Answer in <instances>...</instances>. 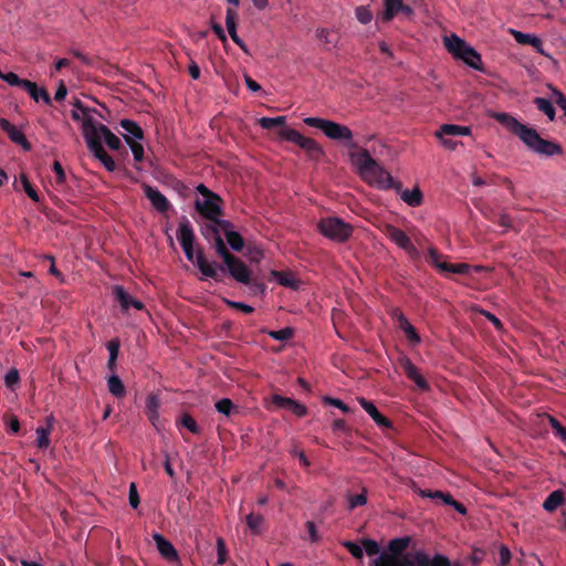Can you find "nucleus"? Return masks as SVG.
Instances as JSON below:
<instances>
[{
    "label": "nucleus",
    "mask_w": 566,
    "mask_h": 566,
    "mask_svg": "<svg viewBox=\"0 0 566 566\" xmlns=\"http://www.w3.org/2000/svg\"><path fill=\"white\" fill-rule=\"evenodd\" d=\"M303 122L310 127L321 129L329 139L342 142L350 148L356 147V144L353 143V132L343 124L321 117H305Z\"/></svg>",
    "instance_id": "39448f33"
},
{
    "label": "nucleus",
    "mask_w": 566,
    "mask_h": 566,
    "mask_svg": "<svg viewBox=\"0 0 566 566\" xmlns=\"http://www.w3.org/2000/svg\"><path fill=\"white\" fill-rule=\"evenodd\" d=\"M323 403L336 407L345 413H349L352 411L350 408L346 403H344L340 399H337V398L326 396L323 398Z\"/></svg>",
    "instance_id": "13d9d810"
},
{
    "label": "nucleus",
    "mask_w": 566,
    "mask_h": 566,
    "mask_svg": "<svg viewBox=\"0 0 566 566\" xmlns=\"http://www.w3.org/2000/svg\"><path fill=\"white\" fill-rule=\"evenodd\" d=\"M53 171L55 172V182L56 185H63L66 180V175H65V171L61 165L60 161L55 160L53 163Z\"/></svg>",
    "instance_id": "0e129e2a"
},
{
    "label": "nucleus",
    "mask_w": 566,
    "mask_h": 566,
    "mask_svg": "<svg viewBox=\"0 0 566 566\" xmlns=\"http://www.w3.org/2000/svg\"><path fill=\"white\" fill-rule=\"evenodd\" d=\"M217 551H218V564L222 565L227 560L228 551L226 547V543L223 538L218 537L217 539Z\"/></svg>",
    "instance_id": "69168bd1"
},
{
    "label": "nucleus",
    "mask_w": 566,
    "mask_h": 566,
    "mask_svg": "<svg viewBox=\"0 0 566 566\" xmlns=\"http://www.w3.org/2000/svg\"><path fill=\"white\" fill-rule=\"evenodd\" d=\"M347 500H348V510H350V511H353L354 509H356L358 506L365 505L367 502L365 492H363L360 494H356V495H348Z\"/></svg>",
    "instance_id": "864d4df0"
},
{
    "label": "nucleus",
    "mask_w": 566,
    "mask_h": 566,
    "mask_svg": "<svg viewBox=\"0 0 566 566\" xmlns=\"http://www.w3.org/2000/svg\"><path fill=\"white\" fill-rule=\"evenodd\" d=\"M384 233L388 239H390V241L402 249L411 259L416 260L420 256V252L413 245L409 235L400 228L388 223L384 228Z\"/></svg>",
    "instance_id": "6e6552de"
},
{
    "label": "nucleus",
    "mask_w": 566,
    "mask_h": 566,
    "mask_svg": "<svg viewBox=\"0 0 566 566\" xmlns=\"http://www.w3.org/2000/svg\"><path fill=\"white\" fill-rule=\"evenodd\" d=\"M318 229L324 237L337 242L346 241L353 233V227L337 217L322 219Z\"/></svg>",
    "instance_id": "0eeeda50"
},
{
    "label": "nucleus",
    "mask_w": 566,
    "mask_h": 566,
    "mask_svg": "<svg viewBox=\"0 0 566 566\" xmlns=\"http://www.w3.org/2000/svg\"><path fill=\"white\" fill-rule=\"evenodd\" d=\"M21 182H22L23 189H24L25 193L28 195V197L31 200H33L34 202H39L40 197H39L38 192L34 190V188L32 187L31 182L29 181V179L25 175L21 176Z\"/></svg>",
    "instance_id": "5fc2aeb1"
},
{
    "label": "nucleus",
    "mask_w": 566,
    "mask_h": 566,
    "mask_svg": "<svg viewBox=\"0 0 566 566\" xmlns=\"http://www.w3.org/2000/svg\"><path fill=\"white\" fill-rule=\"evenodd\" d=\"M410 537H398L394 538L388 543V552L387 555H391L396 558L406 557L402 553L409 547Z\"/></svg>",
    "instance_id": "4be33fe9"
},
{
    "label": "nucleus",
    "mask_w": 566,
    "mask_h": 566,
    "mask_svg": "<svg viewBox=\"0 0 566 566\" xmlns=\"http://www.w3.org/2000/svg\"><path fill=\"white\" fill-rule=\"evenodd\" d=\"M245 521H247L249 528L253 532V534H256V535L261 534V532H262L261 526L264 522V518L262 515L250 513L245 517Z\"/></svg>",
    "instance_id": "ea45409f"
},
{
    "label": "nucleus",
    "mask_w": 566,
    "mask_h": 566,
    "mask_svg": "<svg viewBox=\"0 0 566 566\" xmlns=\"http://www.w3.org/2000/svg\"><path fill=\"white\" fill-rule=\"evenodd\" d=\"M416 566H451L448 557L441 554L430 558L426 553L419 551L415 553Z\"/></svg>",
    "instance_id": "aec40b11"
},
{
    "label": "nucleus",
    "mask_w": 566,
    "mask_h": 566,
    "mask_svg": "<svg viewBox=\"0 0 566 566\" xmlns=\"http://www.w3.org/2000/svg\"><path fill=\"white\" fill-rule=\"evenodd\" d=\"M384 1V12L381 14V20L384 22L391 21L398 13H402L406 17H410L413 14V10L410 6L405 4L402 0H382Z\"/></svg>",
    "instance_id": "f8f14e48"
},
{
    "label": "nucleus",
    "mask_w": 566,
    "mask_h": 566,
    "mask_svg": "<svg viewBox=\"0 0 566 566\" xmlns=\"http://www.w3.org/2000/svg\"><path fill=\"white\" fill-rule=\"evenodd\" d=\"M115 301L120 305L123 312H127L133 303L134 297L126 292L122 285L113 287Z\"/></svg>",
    "instance_id": "393cba45"
},
{
    "label": "nucleus",
    "mask_w": 566,
    "mask_h": 566,
    "mask_svg": "<svg viewBox=\"0 0 566 566\" xmlns=\"http://www.w3.org/2000/svg\"><path fill=\"white\" fill-rule=\"evenodd\" d=\"M361 544H363V551L365 549V552L368 556H375V555L379 554V552H380L379 544L374 539L365 538L361 542Z\"/></svg>",
    "instance_id": "6e6d98bb"
},
{
    "label": "nucleus",
    "mask_w": 566,
    "mask_h": 566,
    "mask_svg": "<svg viewBox=\"0 0 566 566\" xmlns=\"http://www.w3.org/2000/svg\"><path fill=\"white\" fill-rule=\"evenodd\" d=\"M153 539L156 544L157 551L163 558L170 563L179 562V555L170 541L159 533L153 534Z\"/></svg>",
    "instance_id": "2eb2a0df"
},
{
    "label": "nucleus",
    "mask_w": 566,
    "mask_h": 566,
    "mask_svg": "<svg viewBox=\"0 0 566 566\" xmlns=\"http://www.w3.org/2000/svg\"><path fill=\"white\" fill-rule=\"evenodd\" d=\"M443 42L448 52H450L457 59L461 53L464 52V49L468 46L465 41L454 33L444 36Z\"/></svg>",
    "instance_id": "412c9836"
},
{
    "label": "nucleus",
    "mask_w": 566,
    "mask_h": 566,
    "mask_svg": "<svg viewBox=\"0 0 566 566\" xmlns=\"http://www.w3.org/2000/svg\"><path fill=\"white\" fill-rule=\"evenodd\" d=\"M494 117L510 133L517 136L532 151L546 157L563 155L564 150L559 144L542 138L535 128L520 123L512 115L497 113Z\"/></svg>",
    "instance_id": "f03ea898"
},
{
    "label": "nucleus",
    "mask_w": 566,
    "mask_h": 566,
    "mask_svg": "<svg viewBox=\"0 0 566 566\" xmlns=\"http://www.w3.org/2000/svg\"><path fill=\"white\" fill-rule=\"evenodd\" d=\"M371 566H416L415 556L409 559L407 556L396 558L387 553H381L377 558L373 560Z\"/></svg>",
    "instance_id": "6ab92c4d"
},
{
    "label": "nucleus",
    "mask_w": 566,
    "mask_h": 566,
    "mask_svg": "<svg viewBox=\"0 0 566 566\" xmlns=\"http://www.w3.org/2000/svg\"><path fill=\"white\" fill-rule=\"evenodd\" d=\"M356 164L360 174L368 178L370 184H375L382 190L392 187L394 177L370 156L367 149H363L356 155Z\"/></svg>",
    "instance_id": "20e7f679"
},
{
    "label": "nucleus",
    "mask_w": 566,
    "mask_h": 566,
    "mask_svg": "<svg viewBox=\"0 0 566 566\" xmlns=\"http://www.w3.org/2000/svg\"><path fill=\"white\" fill-rule=\"evenodd\" d=\"M400 198L410 207H419L423 201V195L419 187H415L412 190L405 189L401 191Z\"/></svg>",
    "instance_id": "bb28decb"
},
{
    "label": "nucleus",
    "mask_w": 566,
    "mask_h": 566,
    "mask_svg": "<svg viewBox=\"0 0 566 566\" xmlns=\"http://www.w3.org/2000/svg\"><path fill=\"white\" fill-rule=\"evenodd\" d=\"M31 87L24 86V91L28 92L30 97L34 102L43 101L44 104L51 105V97L44 87H39L36 83L30 81Z\"/></svg>",
    "instance_id": "b1692460"
},
{
    "label": "nucleus",
    "mask_w": 566,
    "mask_h": 566,
    "mask_svg": "<svg viewBox=\"0 0 566 566\" xmlns=\"http://www.w3.org/2000/svg\"><path fill=\"white\" fill-rule=\"evenodd\" d=\"M177 423L181 424L182 427L188 429L193 434H199L200 433L199 426L197 424V422L193 419V417L191 415H189V413H184L180 417V420Z\"/></svg>",
    "instance_id": "37998d69"
},
{
    "label": "nucleus",
    "mask_w": 566,
    "mask_h": 566,
    "mask_svg": "<svg viewBox=\"0 0 566 566\" xmlns=\"http://www.w3.org/2000/svg\"><path fill=\"white\" fill-rule=\"evenodd\" d=\"M237 18L238 13L234 9H227L226 25L228 31L237 28Z\"/></svg>",
    "instance_id": "338daca9"
},
{
    "label": "nucleus",
    "mask_w": 566,
    "mask_h": 566,
    "mask_svg": "<svg viewBox=\"0 0 566 566\" xmlns=\"http://www.w3.org/2000/svg\"><path fill=\"white\" fill-rule=\"evenodd\" d=\"M533 103L538 111L543 112L548 117L549 120L555 119V108L551 101L544 97H535Z\"/></svg>",
    "instance_id": "72a5a7b5"
},
{
    "label": "nucleus",
    "mask_w": 566,
    "mask_h": 566,
    "mask_svg": "<svg viewBox=\"0 0 566 566\" xmlns=\"http://www.w3.org/2000/svg\"><path fill=\"white\" fill-rule=\"evenodd\" d=\"M470 128L467 126H460L454 124H444L440 127V129L436 133L437 137H452L460 135H469Z\"/></svg>",
    "instance_id": "5701e85b"
},
{
    "label": "nucleus",
    "mask_w": 566,
    "mask_h": 566,
    "mask_svg": "<svg viewBox=\"0 0 566 566\" xmlns=\"http://www.w3.org/2000/svg\"><path fill=\"white\" fill-rule=\"evenodd\" d=\"M343 546L355 557L356 559H361L364 556L363 547L355 542L346 541L343 543Z\"/></svg>",
    "instance_id": "4d7b16f0"
},
{
    "label": "nucleus",
    "mask_w": 566,
    "mask_h": 566,
    "mask_svg": "<svg viewBox=\"0 0 566 566\" xmlns=\"http://www.w3.org/2000/svg\"><path fill=\"white\" fill-rule=\"evenodd\" d=\"M125 142L128 144L134 159L138 163L144 160V146L138 143L137 140H134L130 136L124 135Z\"/></svg>",
    "instance_id": "c9c22d12"
},
{
    "label": "nucleus",
    "mask_w": 566,
    "mask_h": 566,
    "mask_svg": "<svg viewBox=\"0 0 566 566\" xmlns=\"http://www.w3.org/2000/svg\"><path fill=\"white\" fill-rule=\"evenodd\" d=\"M269 336L275 340H289L294 336V329L292 327H285L279 331H270Z\"/></svg>",
    "instance_id": "49530a36"
},
{
    "label": "nucleus",
    "mask_w": 566,
    "mask_h": 566,
    "mask_svg": "<svg viewBox=\"0 0 566 566\" xmlns=\"http://www.w3.org/2000/svg\"><path fill=\"white\" fill-rule=\"evenodd\" d=\"M439 271L454 274H468L470 272V265L468 263H443V265H439Z\"/></svg>",
    "instance_id": "f704fd0d"
},
{
    "label": "nucleus",
    "mask_w": 566,
    "mask_h": 566,
    "mask_svg": "<svg viewBox=\"0 0 566 566\" xmlns=\"http://www.w3.org/2000/svg\"><path fill=\"white\" fill-rule=\"evenodd\" d=\"M177 239L187 260L190 262L196 260V265L203 276L212 279L216 282H222L224 273L228 272L230 276L239 283H251L252 271L237 255H232L222 264H217L209 263L201 249L195 254L193 243L196 237L192 226L186 216H182L179 220Z\"/></svg>",
    "instance_id": "f257e3e1"
},
{
    "label": "nucleus",
    "mask_w": 566,
    "mask_h": 566,
    "mask_svg": "<svg viewBox=\"0 0 566 566\" xmlns=\"http://www.w3.org/2000/svg\"><path fill=\"white\" fill-rule=\"evenodd\" d=\"M19 382H20V375H19L18 369L11 368L4 377L6 386L13 390L19 385Z\"/></svg>",
    "instance_id": "8fccbe9b"
},
{
    "label": "nucleus",
    "mask_w": 566,
    "mask_h": 566,
    "mask_svg": "<svg viewBox=\"0 0 566 566\" xmlns=\"http://www.w3.org/2000/svg\"><path fill=\"white\" fill-rule=\"evenodd\" d=\"M271 401L276 408L290 410L297 417H304L308 412L305 405L281 395H273Z\"/></svg>",
    "instance_id": "ddd939ff"
},
{
    "label": "nucleus",
    "mask_w": 566,
    "mask_h": 566,
    "mask_svg": "<svg viewBox=\"0 0 566 566\" xmlns=\"http://www.w3.org/2000/svg\"><path fill=\"white\" fill-rule=\"evenodd\" d=\"M36 446L39 449H46L50 446V434L51 431L49 429H45L43 427L36 428Z\"/></svg>",
    "instance_id": "c03bdc74"
},
{
    "label": "nucleus",
    "mask_w": 566,
    "mask_h": 566,
    "mask_svg": "<svg viewBox=\"0 0 566 566\" xmlns=\"http://www.w3.org/2000/svg\"><path fill=\"white\" fill-rule=\"evenodd\" d=\"M1 80L7 82L11 86H19L21 88H24V86L31 87L29 80L20 78L15 73L8 72L3 73L0 76Z\"/></svg>",
    "instance_id": "e433bc0d"
},
{
    "label": "nucleus",
    "mask_w": 566,
    "mask_h": 566,
    "mask_svg": "<svg viewBox=\"0 0 566 566\" xmlns=\"http://www.w3.org/2000/svg\"><path fill=\"white\" fill-rule=\"evenodd\" d=\"M142 188L145 196L149 199L157 211L165 213L170 209L171 205L169 200L157 188H154L148 184H143Z\"/></svg>",
    "instance_id": "4468645a"
},
{
    "label": "nucleus",
    "mask_w": 566,
    "mask_h": 566,
    "mask_svg": "<svg viewBox=\"0 0 566 566\" xmlns=\"http://www.w3.org/2000/svg\"><path fill=\"white\" fill-rule=\"evenodd\" d=\"M458 59H461L464 63L475 70L481 69V55L470 45L464 49V52L461 53Z\"/></svg>",
    "instance_id": "c756f323"
},
{
    "label": "nucleus",
    "mask_w": 566,
    "mask_h": 566,
    "mask_svg": "<svg viewBox=\"0 0 566 566\" xmlns=\"http://www.w3.org/2000/svg\"><path fill=\"white\" fill-rule=\"evenodd\" d=\"M332 430L335 434H345L349 437L352 434V428L347 424L344 419H336L332 423Z\"/></svg>",
    "instance_id": "de8ad7c7"
},
{
    "label": "nucleus",
    "mask_w": 566,
    "mask_h": 566,
    "mask_svg": "<svg viewBox=\"0 0 566 566\" xmlns=\"http://www.w3.org/2000/svg\"><path fill=\"white\" fill-rule=\"evenodd\" d=\"M400 367L402 368L406 377L413 381L419 389L427 391L430 389L429 382L420 374L418 367L410 360L409 357L402 355L398 359Z\"/></svg>",
    "instance_id": "9b49d317"
},
{
    "label": "nucleus",
    "mask_w": 566,
    "mask_h": 566,
    "mask_svg": "<svg viewBox=\"0 0 566 566\" xmlns=\"http://www.w3.org/2000/svg\"><path fill=\"white\" fill-rule=\"evenodd\" d=\"M213 248L216 250V253L222 259V261H227L230 259L233 254L228 250L227 244L224 243L221 235H217L212 240Z\"/></svg>",
    "instance_id": "4c0bfd02"
},
{
    "label": "nucleus",
    "mask_w": 566,
    "mask_h": 566,
    "mask_svg": "<svg viewBox=\"0 0 566 566\" xmlns=\"http://www.w3.org/2000/svg\"><path fill=\"white\" fill-rule=\"evenodd\" d=\"M272 275L276 279L280 285L293 290L298 289L300 281L291 273L284 271H272Z\"/></svg>",
    "instance_id": "2f4dec72"
},
{
    "label": "nucleus",
    "mask_w": 566,
    "mask_h": 566,
    "mask_svg": "<svg viewBox=\"0 0 566 566\" xmlns=\"http://www.w3.org/2000/svg\"><path fill=\"white\" fill-rule=\"evenodd\" d=\"M548 422L553 429L554 436L566 444V428L555 418L548 416Z\"/></svg>",
    "instance_id": "a19ab883"
},
{
    "label": "nucleus",
    "mask_w": 566,
    "mask_h": 566,
    "mask_svg": "<svg viewBox=\"0 0 566 566\" xmlns=\"http://www.w3.org/2000/svg\"><path fill=\"white\" fill-rule=\"evenodd\" d=\"M317 39L326 45L327 50L335 48L339 41V35L336 31L329 29L317 30Z\"/></svg>",
    "instance_id": "cd10ccee"
},
{
    "label": "nucleus",
    "mask_w": 566,
    "mask_h": 566,
    "mask_svg": "<svg viewBox=\"0 0 566 566\" xmlns=\"http://www.w3.org/2000/svg\"><path fill=\"white\" fill-rule=\"evenodd\" d=\"M160 401L156 395H149L146 399V413L153 426H157L159 419L158 409Z\"/></svg>",
    "instance_id": "a878e982"
},
{
    "label": "nucleus",
    "mask_w": 566,
    "mask_h": 566,
    "mask_svg": "<svg viewBox=\"0 0 566 566\" xmlns=\"http://www.w3.org/2000/svg\"><path fill=\"white\" fill-rule=\"evenodd\" d=\"M565 501L564 492L562 490H555L546 497L543 503V507L547 512H554Z\"/></svg>",
    "instance_id": "c85d7f7f"
},
{
    "label": "nucleus",
    "mask_w": 566,
    "mask_h": 566,
    "mask_svg": "<svg viewBox=\"0 0 566 566\" xmlns=\"http://www.w3.org/2000/svg\"><path fill=\"white\" fill-rule=\"evenodd\" d=\"M492 221L497 223L505 231L512 227V220H511L510 216L506 213H501V214L496 216L494 219H492Z\"/></svg>",
    "instance_id": "774afa93"
},
{
    "label": "nucleus",
    "mask_w": 566,
    "mask_h": 566,
    "mask_svg": "<svg viewBox=\"0 0 566 566\" xmlns=\"http://www.w3.org/2000/svg\"><path fill=\"white\" fill-rule=\"evenodd\" d=\"M88 129L90 130L86 134L87 148L90 149V151H92L94 157L97 158L104 165V167L108 171H114L116 169V164L114 159L104 149L103 144L101 143V138H98L95 135V129L92 127H90Z\"/></svg>",
    "instance_id": "9d476101"
},
{
    "label": "nucleus",
    "mask_w": 566,
    "mask_h": 566,
    "mask_svg": "<svg viewBox=\"0 0 566 566\" xmlns=\"http://www.w3.org/2000/svg\"><path fill=\"white\" fill-rule=\"evenodd\" d=\"M403 333L411 346H416L421 343V337L413 325L408 327Z\"/></svg>",
    "instance_id": "680f3d73"
},
{
    "label": "nucleus",
    "mask_w": 566,
    "mask_h": 566,
    "mask_svg": "<svg viewBox=\"0 0 566 566\" xmlns=\"http://www.w3.org/2000/svg\"><path fill=\"white\" fill-rule=\"evenodd\" d=\"M119 125L127 133L126 135L130 136L134 140L144 139V132L136 122L132 119H122Z\"/></svg>",
    "instance_id": "7c9ffc66"
},
{
    "label": "nucleus",
    "mask_w": 566,
    "mask_h": 566,
    "mask_svg": "<svg viewBox=\"0 0 566 566\" xmlns=\"http://www.w3.org/2000/svg\"><path fill=\"white\" fill-rule=\"evenodd\" d=\"M202 235L207 240H213L217 235H220L219 227L217 226V222H211L206 224L202 229Z\"/></svg>",
    "instance_id": "bf43d9fd"
},
{
    "label": "nucleus",
    "mask_w": 566,
    "mask_h": 566,
    "mask_svg": "<svg viewBox=\"0 0 566 566\" xmlns=\"http://www.w3.org/2000/svg\"><path fill=\"white\" fill-rule=\"evenodd\" d=\"M107 387H108L109 392L116 398H122L126 395V389H125L124 382L115 374H113L108 377Z\"/></svg>",
    "instance_id": "473e14b6"
},
{
    "label": "nucleus",
    "mask_w": 566,
    "mask_h": 566,
    "mask_svg": "<svg viewBox=\"0 0 566 566\" xmlns=\"http://www.w3.org/2000/svg\"><path fill=\"white\" fill-rule=\"evenodd\" d=\"M107 349L109 352V358H108V361H107V368L111 369V370H114L115 366H116V359H117V356H118V350H119V342L117 339H113L111 342L107 343Z\"/></svg>",
    "instance_id": "79ce46f5"
},
{
    "label": "nucleus",
    "mask_w": 566,
    "mask_h": 566,
    "mask_svg": "<svg viewBox=\"0 0 566 566\" xmlns=\"http://www.w3.org/2000/svg\"><path fill=\"white\" fill-rule=\"evenodd\" d=\"M286 117H261L258 119L263 129L279 127L277 136L281 140L291 142L302 148L306 155L314 160H319L324 156L323 147L313 138L303 136L296 129L285 126Z\"/></svg>",
    "instance_id": "7ed1b4c3"
},
{
    "label": "nucleus",
    "mask_w": 566,
    "mask_h": 566,
    "mask_svg": "<svg viewBox=\"0 0 566 566\" xmlns=\"http://www.w3.org/2000/svg\"><path fill=\"white\" fill-rule=\"evenodd\" d=\"M357 400L361 408L371 417V419L376 422L378 427L385 429L392 428V422L384 415H381L377 407L371 401L367 400L364 397H359Z\"/></svg>",
    "instance_id": "f3484780"
},
{
    "label": "nucleus",
    "mask_w": 566,
    "mask_h": 566,
    "mask_svg": "<svg viewBox=\"0 0 566 566\" xmlns=\"http://www.w3.org/2000/svg\"><path fill=\"white\" fill-rule=\"evenodd\" d=\"M233 408H234V405H233L232 400L229 398H222L216 402L217 411L224 416H230Z\"/></svg>",
    "instance_id": "3c124183"
},
{
    "label": "nucleus",
    "mask_w": 566,
    "mask_h": 566,
    "mask_svg": "<svg viewBox=\"0 0 566 566\" xmlns=\"http://www.w3.org/2000/svg\"><path fill=\"white\" fill-rule=\"evenodd\" d=\"M441 259L442 254L436 248H429L427 261L438 270L439 265H443V263H447L446 261H441Z\"/></svg>",
    "instance_id": "603ef678"
},
{
    "label": "nucleus",
    "mask_w": 566,
    "mask_h": 566,
    "mask_svg": "<svg viewBox=\"0 0 566 566\" xmlns=\"http://www.w3.org/2000/svg\"><path fill=\"white\" fill-rule=\"evenodd\" d=\"M197 191L203 197L195 201L196 211L208 221L216 220V217L223 214L221 197L211 191L203 184L197 186Z\"/></svg>",
    "instance_id": "423d86ee"
},
{
    "label": "nucleus",
    "mask_w": 566,
    "mask_h": 566,
    "mask_svg": "<svg viewBox=\"0 0 566 566\" xmlns=\"http://www.w3.org/2000/svg\"><path fill=\"white\" fill-rule=\"evenodd\" d=\"M92 127L95 129V135L102 139L105 140L106 145L112 150H118L122 147L120 139L112 133V130L104 124L96 125L93 117H86L83 120V135L86 139V134L88 133V128Z\"/></svg>",
    "instance_id": "1a4fd4ad"
},
{
    "label": "nucleus",
    "mask_w": 566,
    "mask_h": 566,
    "mask_svg": "<svg viewBox=\"0 0 566 566\" xmlns=\"http://www.w3.org/2000/svg\"><path fill=\"white\" fill-rule=\"evenodd\" d=\"M510 32L518 44H528L530 46H533L537 53L547 55L543 49V41L538 36L530 33H523L513 29L510 30Z\"/></svg>",
    "instance_id": "a211bd4d"
},
{
    "label": "nucleus",
    "mask_w": 566,
    "mask_h": 566,
    "mask_svg": "<svg viewBox=\"0 0 566 566\" xmlns=\"http://www.w3.org/2000/svg\"><path fill=\"white\" fill-rule=\"evenodd\" d=\"M211 222H217L219 231L223 232L224 237L227 235V233L235 231L234 226L231 221L220 219V217H216V220H211Z\"/></svg>",
    "instance_id": "052dcab7"
},
{
    "label": "nucleus",
    "mask_w": 566,
    "mask_h": 566,
    "mask_svg": "<svg viewBox=\"0 0 566 566\" xmlns=\"http://www.w3.org/2000/svg\"><path fill=\"white\" fill-rule=\"evenodd\" d=\"M227 243L230 245V248L235 252H241L244 247V240L242 235L237 232H229L226 235Z\"/></svg>",
    "instance_id": "58836bf2"
},
{
    "label": "nucleus",
    "mask_w": 566,
    "mask_h": 566,
    "mask_svg": "<svg viewBox=\"0 0 566 566\" xmlns=\"http://www.w3.org/2000/svg\"><path fill=\"white\" fill-rule=\"evenodd\" d=\"M420 495L423 497L441 499L448 505H451L452 501H455L449 493H443L441 491L431 492L429 490H421Z\"/></svg>",
    "instance_id": "a18cd8bd"
},
{
    "label": "nucleus",
    "mask_w": 566,
    "mask_h": 566,
    "mask_svg": "<svg viewBox=\"0 0 566 566\" xmlns=\"http://www.w3.org/2000/svg\"><path fill=\"white\" fill-rule=\"evenodd\" d=\"M355 15L357 20L363 24H367L373 20L371 11L369 10L368 7L365 6L357 7L355 10Z\"/></svg>",
    "instance_id": "09e8293b"
},
{
    "label": "nucleus",
    "mask_w": 566,
    "mask_h": 566,
    "mask_svg": "<svg viewBox=\"0 0 566 566\" xmlns=\"http://www.w3.org/2000/svg\"><path fill=\"white\" fill-rule=\"evenodd\" d=\"M0 128L8 135L12 143L22 146L24 150L31 149V144L28 142L23 132L17 128L8 119L0 118Z\"/></svg>",
    "instance_id": "dca6fc26"
},
{
    "label": "nucleus",
    "mask_w": 566,
    "mask_h": 566,
    "mask_svg": "<svg viewBox=\"0 0 566 566\" xmlns=\"http://www.w3.org/2000/svg\"><path fill=\"white\" fill-rule=\"evenodd\" d=\"M224 303L231 307V308H234V310H239L245 314H251L254 312V308L245 303H241V302H237V301H231V300H224Z\"/></svg>",
    "instance_id": "e2e57ef3"
}]
</instances>
